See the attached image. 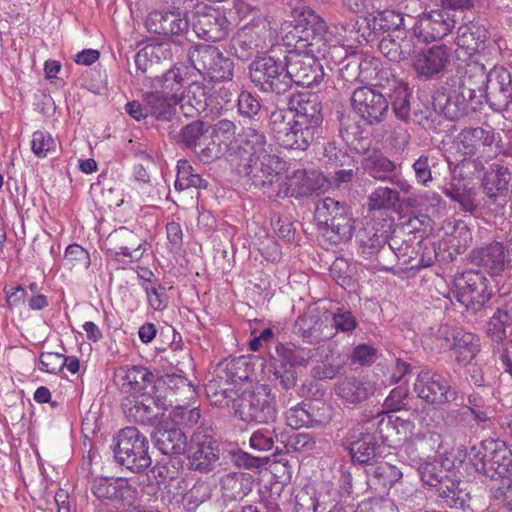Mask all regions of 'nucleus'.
<instances>
[{
    "label": "nucleus",
    "instance_id": "obj_13",
    "mask_svg": "<svg viewBox=\"0 0 512 512\" xmlns=\"http://www.w3.org/2000/svg\"><path fill=\"white\" fill-rule=\"evenodd\" d=\"M277 164V158L272 154H264L261 157H248L243 164L241 172L250 186L257 188L271 199H275L281 174L273 167Z\"/></svg>",
    "mask_w": 512,
    "mask_h": 512
},
{
    "label": "nucleus",
    "instance_id": "obj_34",
    "mask_svg": "<svg viewBox=\"0 0 512 512\" xmlns=\"http://www.w3.org/2000/svg\"><path fill=\"white\" fill-rule=\"evenodd\" d=\"M152 441L165 455H180L186 452L187 437L179 427L158 428L152 433Z\"/></svg>",
    "mask_w": 512,
    "mask_h": 512
},
{
    "label": "nucleus",
    "instance_id": "obj_47",
    "mask_svg": "<svg viewBox=\"0 0 512 512\" xmlns=\"http://www.w3.org/2000/svg\"><path fill=\"white\" fill-rule=\"evenodd\" d=\"M151 85L156 90L163 92L172 98H178L180 96L179 91L183 86L181 70L177 67H173L162 76L154 77Z\"/></svg>",
    "mask_w": 512,
    "mask_h": 512
},
{
    "label": "nucleus",
    "instance_id": "obj_41",
    "mask_svg": "<svg viewBox=\"0 0 512 512\" xmlns=\"http://www.w3.org/2000/svg\"><path fill=\"white\" fill-rule=\"evenodd\" d=\"M512 325V314L508 307H498L485 325V333L493 342L500 344L507 338V328Z\"/></svg>",
    "mask_w": 512,
    "mask_h": 512
},
{
    "label": "nucleus",
    "instance_id": "obj_46",
    "mask_svg": "<svg viewBox=\"0 0 512 512\" xmlns=\"http://www.w3.org/2000/svg\"><path fill=\"white\" fill-rule=\"evenodd\" d=\"M336 394L347 402L358 403L367 399L369 389L357 378L347 377L337 384Z\"/></svg>",
    "mask_w": 512,
    "mask_h": 512
},
{
    "label": "nucleus",
    "instance_id": "obj_57",
    "mask_svg": "<svg viewBox=\"0 0 512 512\" xmlns=\"http://www.w3.org/2000/svg\"><path fill=\"white\" fill-rule=\"evenodd\" d=\"M391 105L395 116L406 121L410 116V94L406 84H399L390 95Z\"/></svg>",
    "mask_w": 512,
    "mask_h": 512
},
{
    "label": "nucleus",
    "instance_id": "obj_14",
    "mask_svg": "<svg viewBox=\"0 0 512 512\" xmlns=\"http://www.w3.org/2000/svg\"><path fill=\"white\" fill-rule=\"evenodd\" d=\"M353 111L367 124L378 125L389 110V101L377 89L369 86L356 88L351 95Z\"/></svg>",
    "mask_w": 512,
    "mask_h": 512
},
{
    "label": "nucleus",
    "instance_id": "obj_23",
    "mask_svg": "<svg viewBox=\"0 0 512 512\" xmlns=\"http://www.w3.org/2000/svg\"><path fill=\"white\" fill-rule=\"evenodd\" d=\"M489 106L494 111L512 112V72L503 66L492 68Z\"/></svg>",
    "mask_w": 512,
    "mask_h": 512
},
{
    "label": "nucleus",
    "instance_id": "obj_26",
    "mask_svg": "<svg viewBox=\"0 0 512 512\" xmlns=\"http://www.w3.org/2000/svg\"><path fill=\"white\" fill-rule=\"evenodd\" d=\"M496 141V133L490 126L467 127L456 137L454 147L462 156H473L481 148L491 147Z\"/></svg>",
    "mask_w": 512,
    "mask_h": 512
},
{
    "label": "nucleus",
    "instance_id": "obj_64",
    "mask_svg": "<svg viewBox=\"0 0 512 512\" xmlns=\"http://www.w3.org/2000/svg\"><path fill=\"white\" fill-rule=\"evenodd\" d=\"M441 443L442 437L435 431L417 433L412 439V444L423 454L438 451Z\"/></svg>",
    "mask_w": 512,
    "mask_h": 512
},
{
    "label": "nucleus",
    "instance_id": "obj_48",
    "mask_svg": "<svg viewBox=\"0 0 512 512\" xmlns=\"http://www.w3.org/2000/svg\"><path fill=\"white\" fill-rule=\"evenodd\" d=\"M400 201L399 192L389 187H377L367 199L369 211L390 210Z\"/></svg>",
    "mask_w": 512,
    "mask_h": 512
},
{
    "label": "nucleus",
    "instance_id": "obj_63",
    "mask_svg": "<svg viewBox=\"0 0 512 512\" xmlns=\"http://www.w3.org/2000/svg\"><path fill=\"white\" fill-rule=\"evenodd\" d=\"M223 364L224 368L220 370V375L224 377V380H228L233 387H235L237 383L248 379V374L244 368L246 364L244 360L231 359L226 360Z\"/></svg>",
    "mask_w": 512,
    "mask_h": 512
},
{
    "label": "nucleus",
    "instance_id": "obj_36",
    "mask_svg": "<svg viewBox=\"0 0 512 512\" xmlns=\"http://www.w3.org/2000/svg\"><path fill=\"white\" fill-rule=\"evenodd\" d=\"M487 38V30L484 25L470 22L458 28L456 45L471 56L483 48Z\"/></svg>",
    "mask_w": 512,
    "mask_h": 512
},
{
    "label": "nucleus",
    "instance_id": "obj_42",
    "mask_svg": "<svg viewBox=\"0 0 512 512\" xmlns=\"http://www.w3.org/2000/svg\"><path fill=\"white\" fill-rule=\"evenodd\" d=\"M286 424L293 429L314 427L321 423L311 403L302 402L289 408L285 413Z\"/></svg>",
    "mask_w": 512,
    "mask_h": 512
},
{
    "label": "nucleus",
    "instance_id": "obj_2",
    "mask_svg": "<svg viewBox=\"0 0 512 512\" xmlns=\"http://www.w3.org/2000/svg\"><path fill=\"white\" fill-rule=\"evenodd\" d=\"M314 220L322 236L332 245L349 241L355 231V220L349 208L330 197L317 201Z\"/></svg>",
    "mask_w": 512,
    "mask_h": 512
},
{
    "label": "nucleus",
    "instance_id": "obj_4",
    "mask_svg": "<svg viewBox=\"0 0 512 512\" xmlns=\"http://www.w3.org/2000/svg\"><path fill=\"white\" fill-rule=\"evenodd\" d=\"M469 457L475 470L492 480L506 478L512 469V451L500 440L482 441L471 448Z\"/></svg>",
    "mask_w": 512,
    "mask_h": 512
},
{
    "label": "nucleus",
    "instance_id": "obj_38",
    "mask_svg": "<svg viewBox=\"0 0 512 512\" xmlns=\"http://www.w3.org/2000/svg\"><path fill=\"white\" fill-rule=\"evenodd\" d=\"M231 53L242 61L252 58L259 47V37L254 27L244 26L231 39Z\"/></svg>",
    "mask_w": 512,
    "mask_h": 512
},
{
    "label": "nucleus",
    "instance_id": "obj_17",
    "mask_svg": "<svg viewBox=\"0 0 512 512\" xmlns=\"http://www.w3.org/2000/svg\"><path fill=\"white\" fill-rule=\"evenodd\" d=\"M286 72L290 78V85L312 87L318 85L323 79V71L317 60L297 51H290L286 56Z\"/></svg>",
    "mask_w": 512,
    "mask_h": 512
},
{
    "label": "nucleus",
    "instance_id": "obj_28",
    "mask_svg": "<svg viewBox=\"0 0 512 512\" xmlns=\"http://www.w3.org/2000/svg\"><path fill=\"white\" fill-rule=\"evenodd\" d=\"M364 169L369 176L380 181H389L403 193L410 194L413 186L400 174L395 173L397 165L383 155H373L365 159Z\"/></svg>",
    "mask_w": 512,
    "mask_h": 512
},
{
    "label": "nucleus",
    "instance_id": "obj_44",
    "mask_svg": "<svg viewBox=\"0 0 512 512\" xmlns=\"http://www.w3.org/2000/svg\"><path fill=\"white\" fill-rule=\"evenodd\" d=\"M366 473L377 480L378 484L383 487L393 486L403 476L402 471L398 467L389 461L379 460V458L367 467Z\"/></svg>",
    "mask_w": 512,
    "mask_h": 512
},
{
    "label": "nucleus",
    "instance_id": "obj_1",
    "mask_svg": "<svg viewBox=\"0 0 512 512\" xmlns=\"http://www.w3.org/2000/svg\"><path fill=\"white\" fill-rule=\"evenodd\" d=\"M492 81V69L487 72L478 62L458 66L455 74L449 76L444 85L433 96L434 109L449 120L466 116L471 102L489 104V86Z\"/></svg>",
    "mask_w": 512,
    "mask_h": 512
},
{
    "label": "nucleus",
    "instance_id": "obj_54",
    "mask_svg": "<svg viewBox=\"0 0 512 512\" xmlns=\"http://www.w3.org/2000/svg\"><path fill=\"white\" fill-rule=\"evenodd\" d=\"M457 327L447 324L432 329L431 334L426 337V343L430 345V349L438 353L450 351L452 339L454 338Z\"/></svg>",
    "mask_w": 512,
    "mask_h": 512
},
{
    "label": "nucleus",
    "instance_id": "obj_43",
    "mask_svg": "<svg viewBox=\"0 0 512 512\" xmlns=\"http://www.w3.org/2000/svg\"><path fill=\"white\" fill-rule=\"evenodd\" d=\"M224 493L234 499H242L252 490L253 478L250 474L231 472L220 481Z\"/></svg>",
    "mask_w": 512,
    "mask_h": 512
},
{
    "label": "nucleus",
    "instance_id": "obj_60",
    "mask_svg": "<svg viewBox=\"0 0 512 512\" xmlns=\"http://www.w3.org/2000/svg\"><path fill=\"white\" fill-rule=\"evenodd\" d=\"M261 107L260 99L257 95L252 94L249 91H242L238 95L237 108L239 114L243 118L250 120L257 119V116L261 111Z\"/></svg>",
    "mask_w": 512,
    "mask_h": 512
},
{
    "label": "nucleus",
    "instance_id": "obj_39",
    "mask_svg": "<svg viewBox=\"0 0 512 512\" xmlns=\"http://www.w3.org/2000/svg\"><path fill=\"white\" fill-rule=\"evenodd\" d=\"M232 386L228 380H224L222 375H218L217 378L210 380L206 384L205 391L214 405L232 407L234 409V403L240 393Z\"/></svg>",
    "mask_w": 512,
    "mask_h": 512
},
{
    "label": "nucleus",
    "instance_id": "obj_33",
    "mask_svg": "<svg viewBox=\"0 0 512 512\" xmlns=\"http://www.w3.org/2000/svg\"><path fill=\"white\" fill-rule=\"evenodd\" d=\"M208 92L205 85L199 82L191 83L178 97L182 114L187 118H195L208 107Z\"/></svg>",
    "mask_w": 512,
    "mask_h": 512
},
{
    "label": "nucleus",
    "instance_id": "obj_21",
    "mask_svg": "<svg viewBox=\"0 0 512 512\" xmlns=\"http://www.w3.org/2000/svg\"><path fill=\"white\" fill-rule=\"evenodd\" d=\"M449 59V49L445 44L434 45L416 54L412 67L418 77L431 80L444 72Z\"/></svg>",
    "mask_w": 512,
    "mask_h": 512
},
{
    "label": "nucleus",
    "instance_id": "obj_20",
    "mask_svg": "<svg viewBox=\"0 0 512 512\" xmlns=\"http://www.w3.org/2000/svg\"><path fill=\"white\" fill-rule=\"evenodd\" d=\"M285 110L290 112L291 118L321 131L322 104L315 93L303 92L292 95L288 101V109Z\"/></svg>",
    "mask_w": 512,
    "mask_h": 512
},
{
    "label": "nucleus",
    "instance_id": "obj_31",
    "mask_svg": "<svg viewBox=\"0 0 512 512\" xmlns=\"http://www.w3.org/2000/svg\"><path fill=\"white\" fill-rule=\"evenodd\" d=\"M480 349L481 342L478 335L457 327L450 348L457 364L461 366L468 365L475 359Z\"/></svg>",
    "mask_w": 512,
    "mask_h": 512
},
{
    "label": "nucleus",
    "instance_id": "obj_61",
    "mask_svg": "<svg viewBox=\"0 0 512 512\" xmlns=\"http://www.w3.org/2000/svg\"><path fill=\"white\" fill-rule=\"evenodd\" d=\"M142 279V288L146 292L148 303L154 310H163L167 307V295L166 290L160 284L155 285L151 282L150 278Z\"/></svg>",
    "mask_w": 512,
    "mask_h": 512
},
{
    "label": "nucleus",
    "instance_id": "obj_19",
    "mask_svg": "<svg viewBox=\"0 0 512 512\" xmlns=\"http://www.w3.org/2000/svg\"><path fill=\"white\" fill-rule=\"evenodd\" d=\"M145 244V240L126 227L115 229L105 240L108 251L116 261H121V257L128 258L129 262L140 260L146 250Z\"/></svg>",
    "mask_w": 512,
    "mask_h": 512
},
{
    "label": "nucleus",
    "instance_id": "obj_12",
    "mask_svg": "<svg viewBox=\"0 0 512 512\" xmlns=\"http://www.w3.org/2000/svg\"><path fill=\"white\" fill-rule=\"evenodd\" d=\"M492 295L491 280L479 271L464 272L456 283V299L474 313L482 310Z\"/></svg>",
    "mask_w": 512,
    "mask_h": 512
},
{
    "label": "nucleus",
    "instance_id": "obj_5",
    "mask_svg": "<svg viewBox=\"0 0 512 512\" xmlns=\"http://www.w3.org/2000/svg\"><path fill=\"white\" fill-rule=\"evenodd\" d=\"M234 414L246 423L268 424L277 417V404L267 386L242 391L234 403Z\"/></svg>",
    "mask_w": 512,
    "mask_h": 512
},
{
    "label": "nucleus",
    "instance_id": "obj_10",
    "mask_svg": "<svg viewBox=\"0 0 512 512\" xmlns=\"http://www.w3.org/2000/svg\"><path fill=\"white\" fill-rule=\"evenodd\" d=\"M373 424L367 422L363 414L357 425L349 432L346 442L354 463L367 467L380 457L382 444L373 431Z\"/></svg>",
    "mask_w": 512,
    "mask_h": 512
},
{
    "label": "nucleus",
    "instance_id": "obj_53",
    "mask_svg": "<svg viewBox=\"0 0 512 512\" xmlns=\"http://www.w3.org/2000/svg\"><path fill=\"white\" fill-rule=\"evenodd\" d=\"M161 384L166 386L169 391L175 394H181L185 399L191 400L196 396L194 386L183 376L166 374L158 377L156 375V386Z\"/></svg>",
    "mask_w": 512,
    "mask_h": 512
},
{
    "label": "nucleus",
    "instance_id": "obj_40",
    "mask_svg": "<svg viewBox=\"0 0 512 512\" xmlns=\"http://www.w3.org/2000/svg\"><path fill=\"white\" fill-rule=\"evenodd\" d=\"M358 252L366 259H372L381 251L387 242L384 232H379L374 226L367 225L357 236Z\"/></svg>",
    "mask_w": 512,
    "mask_h": 512
},
{
    "label": "nucleus",
    "instance_id": "obj_15",
    "mask_svg": "<svg viewBox=\"0 0 512 512\" xmlns=\"http://www.w3.org/2000/svg\"><path fill=\"white\" fill-rule=\"evenodd\" d=\"M455 15L447 9L423 14L413 26V34L424 43L441 40L455 27Z\"/></svg>",
    "mask_w": 512,
    "mask_h": 512
},
{
    "label": "nucleus",
    "instance_id": "obj_45",
    "mask_svg": "<svg viewBox=\"0 0 512 512\" xmlns=\"http://www.w3.org/2000/svg\"><path fill=\"white\" fill-rule=\"evenodd\" d=\"M470 190L465 179L454 175L449 186L444 188L443 193L450 199L458 202L463 211L472 213L477 208V205L471 198Z\"/></svg>",
    "mask_w": 512,
    "mask_h": 512
},
{
    "label": "nucleus",
    "instance_id": "obj_3",
    "mask_svg": "<svg viewBox=\"0 0 512 512\" xmlns=\"http://www.w3.org/2000/svg\"><path fill=\"white\" fill-rule=\"evenodd\" d=\"M270 132L276 143L285 149L305 151L320 131L291 118L285 109H276L269 117Z\"/></svg>",
    "mask_w": 512,
    "mask_h": 512
},
{
    "label": "nucleus",
    "instance_id": "obj_58",
    "mask_svg": "<svg viewBox=\"0 0 512 512\" xmlns=\"http://www.w3.org/2000/svg\"><path fill=\"white\" fill-rule=\"evenodd\" d=\"M204 138L203 122L197 120L181 129L177 141L194 151Z\"/></svg>",
    "mask_w": 512,
    "mask_h": 512
},
{
    "label": "nucleus",
    "instance_id": "obj_62",
    "mask_svg": "<svg viewBox=\"0 0 512 512\" xmlns=\"http://www.w3.org/2000/svg\"><path fill=\"white\" fill-rule=\"evenodd\" d=\"M200 419V412L198 408H189L185 405H177L171 412V420L175 425L185 428L195 426Z\"/></svg>",
    "mask_w": 512,
    "mask_h": 512
},
{
    "label": "nucleus",
    "instance_id": "obj_59",
    "mask_svg": "<svg viewBox=\"0 0 512 512\" xmlns=\"http://www.w3.org/2000/svg\"><path fill=\"white\" fill-rule=\"evenodd\" d=\"M166 52H169V49L164 45L145 47L141 49L135 56V65L137 71L146 73L152 70L155 65L152 61V57L159 59L161 56H163L166 58Z\"/></svg>",
    "mask_w": 512,
    "mask_h": 512
},
{
    "label": "nucleus",
    "instance_id": "obj_51",
    "mask_svg": "<svg viewBox=\"0 0 512 512\" xmlns=\"http://www.w3.org/2000/svg\"><path fill=\"white\" fill-rule=\"evenodd\" d=\"M241 148L250 154L249 157H261L264 154H270L266 149V136L264 133L251 127L243 132Z\"/></svg>",
    "mask_w": 512,
    "mask_h": 512
},
{
    "label": "nucleus",
    "instance_id": "obj_37",
    "mask_svg": "<svg viewBox=\"0 0 512 512\" xmlns=\"http://www.w3.org/2000/svg\"><path fill=\"white\" fill-rule=\"evenodd\" d=\"M143 101L150 114L160 121H171L178 105V98H172L158 90L146 92Z\"/></svg>",
    "mask_w": 512,
    "mask_h": 512
},
{
    "label": "nucleus",
    "instance_id": "obj_30",
    "mask_svg": "<svg viewBox=\"0 0 512 512\" xmlns=\"http://www.w3.org/2000/svg\"><path fill=\"white\" fill-rule=\"evenodd\" d=\"M470 259L474 265L482 267L491 276L499 275L506 265L504 246L497 241L473 250Z\"/></svg>",
    "mask_w": 512,
    "mask_h": 512
},
{
    "label": "nucleus",
    "instance_id": "obj_35",
    "mask_svg": "<svg viewBox=\"0 0 512 512\" xmlns=\"http://www.w3.org/2000/svg\"><path fill=\"white\" fill-rule=\"evenodd\" d=\"M511 181V172L507 167L493 164L492 171L483 179V192L487 198L496 203L499 199L504 200L508 193V186Z\"/></svg>",
    "mask_w": 512,
    "mask_h": 512
},
{
    "label": "nucleus",
    "instance_id": "obj_9",
    "mask_svg": "<svg viewBox=\"0 0 512 512\" xmlns=\"http://www.w3.org/2000/svg\"><path fill=\"white\" fill-rule=\"evenodd\" d=\"M188 58L193 68L211 81L230 80L233 76V62L215 46H193Z\"/></svg>",
    "mask_w": 512,
    "mask_h": 512
},
{
    "label": "nucleus",
    "instance_id": "obj_24",
    "mask_svg": "<svg viewBox=\"0 0 512 512\" xmlns=\"http://www.w3.org/2000/svg\"><path fill=\"white\" fill-rule=\"evenodd\" d=\"M91 491L100 500L118 501L130 505L136 498V488L123 478H96L92 482Z\"/></svg>",
    "mask_w": 512,
    "mask_h": 512
},
{
    "label": "nucleus",
    "instance_id": "obj_7",
    "mask_svg": "<svg viewBox=\"0 0 512 512\" xmlns=\"http://www.w3.org/2000/svg\"><path fill=\"white\" fill-rule=\"evenodd\" d=\"M249 76L252 83L263 92L282 95L290 89L286 58L284 60L272 56L256 58L249 65Z\"/></svg>",
    "mask_w": 512,
    "mask_h": 512
},
{
    "label": "nucleus",
    "instance_id": "obj_11",
    "mask_svg": "<svg viewBox=\"0 0 512 512\" xmlns=\"http://www.w3.org/2000/svg\"><path fill=\"white\" fill-rule=\"evenodd\" d=\"M417 397L429 404L445 405L456 402L458 392L440 372L428 367L422 368L413 387Z\"/></svg>",
    "mask_w": 512,
    "mask_h": 512
},
{
    "label": "nucleus",
    "instance_id": "obj_18",
    "mask_svg": "<svg viewBox=\"0 0 512 512\" xmlns=\"http://www.w3.org/2000/svg\"><path fill=\"white\" fill-rule=\"evenodd\" d=\"M229 21L217 9L203 6L196 10L192 26L197 36L206 41L217 42L229 34Z\"/></svg>",
    "mask_w": 512,
    "mask_h": 512
},
{
    "label": "nucleus",
    "instance_id": "obj_27",
    "mask_svg": "<svg viewBox=\"0 0 512 512\" xmlns=\"http://www.w3.org/2000/svg\"><path fill=\"white\" fill-rule=\"evenodd\" d=\"M145 26L151 33L171 37L186 32L189 22L180 12L152 11L146 18Z\"/></svg>",
    "mask_w": 512,
    "mask_h": 512
},
{
    "label": "nucleus",
    "instance_id": "obj_50",
    "mask_svg": "<svg viewBox=\"0 0 512 512\" xmlns=\"http://www.w3.org/2000/svg\"><path fill=\"white\" fill-rule=\"evenodd\" d=\"M470 413L478 423H485L491 419L493 410L486 406L484 399L478 394H472L468 397L467 405L459 410H451L448 414L467 415Z\"/></svg>",
    "mask_w": 512,
    "mask_h": 512
},
{
    "label": "nucleus",
    "instance_id": "obj_56",
    "mask_svg": "<svg viewBox=\"0 0 512 512\" xmlns=\"http://www.w3.org/2000/svg\"><path fill=\"white\" fill-rule=\"evenodd\" d=\"M322 322L314 312H306L300 315L294 324V330L303 338L312 341L319 336Z\"/></svg>",
    "mask_w": 512,
    "mask_h": 512
},
{
    "label": "nucleus",
    "instance_id": "obj_25",
    "mask_svg": "<svg viewBox=\"0 0 512 512\" xmlns=\"http://www.w3.org/2000/svg\"><path fill=\"white\" fill-rule=\"evenodd\" d=\"M367 422L373 424V431L382 445L396 448L406 441V435L402 434L400 427L405 428L404 422L393 420L391 416L384 413L373 414L371 411L362 413Z\"/></svg>",
    "mask_w": 512,
    "mask_h": 512
},
{
    "label": "nucleus",
    "instance_id": "obj_49",
    "mask_svg": "<svg viewBox=\"0 0 512 512\" xmlns=\"http://www.w3.org/2000/svg\"><path fill=\"white\" fill-rule=\"evenodd\" d=\"M418 471L421 480L431 488H434L444 478L452 474L451 471L444 467L442 461L436 459H428L421 462Z\"/></svg>",
    "mask_w": 512,
    "mask_h": 512
},
{
    "label": "nucleus",
    "instance_id": "obj_22",
    "mask_svg": "<svg viewBox=\"0 0 512 512\" xmlns=\"http://www.w3.org/2000/svg\"><path fill=\"white\" fill-rule=\"evenodd\" d=\"M365 27H359L358 32L367 43L378 40L381 34L400 31L404 26L403 14L394 10L369 13L364 18Z\"/></svg>",
    "mask_w": 512,
    "mask_h": 512
},
{
    "label": "nucleus",
    "instance_id": "obj_16",
    "mask_svg": "<svg viewBox=\"0 0 512 512\" xmlns=\"http://www.w3.org/2000/svg\"><path fill=\"white\" fill-rule=\"evenodd\" d=\"M186 451L190 468L193 470L208 473L213 471L218 465L219 445L209 434L195 432Z\"/></svg>",
    "mask_w": 512,
    "mask_h": 512
},
{
    "label": "nucleus",
    "instance_id": "obj_32",
    "mask_svg": "<svg viewBox=\"0 0 512 512\" xmlns=\"http://www.w3.org/2000/svg\"><path fill=\"white\" fill-rule=\"evenodd\" d=\"M316 190L313 180L303 169H298L289 177L281 175L275 198L295 197L301 198L312 194Z\"/></svg>",
    "mask_w": 512,
    "mask_h": 512
},
{
    "label": "nucleus",
    "instance_id": "obj_6",
    "mask_svg": "<svg viewBox=\"0 0 512 512\" xmlns=\"http://www.w3.org/2000/svg\"><path fill=\"white\" fill-rule=\"evenodd\" d=\"M116 461L132 472H142L151 465L148 455V441L135 427H126L115 438Z\"/></svg>",
    "mask_w": 512,
    "mask_h": 512
},
{
    "label": "nucleus",
    "instance_id": "obj_29",
    "mask_svg": "<svg viewBox=\"0 0 512 512\" xmlns=\"http://www.w3.org/2000/svg\"><path fill=\"white\" fill-rule=\"evenodd\" d=\"M122 389L132 394H140L148 388L154 391L156 388V375L143 366L122 367L117 371Z\"/></svg>",
    "mask_w": 512,
    "mask_h": 512
},
{
    "label": "nucleus",
    "instance_id": "obj_52",
    "mask_svg": "<svg viewBox=\"0 0 512 512\" xmlns=\"http://www.w3.org/2000/svg\"><path fill=\"white\" fill-rule=\"evenodd\" d=\"M354 268L344 258H336L330 266L331 277L348 291H355L357 288V281L353 277Z\"/></svg>",
    "mask_w": 512,
    "mask_h": 512
},
{
    "label": "nucleus",
    "instance_id": "obj_8",
    "mask_svg": "<svg viewBox=\"0 0 512 512\" xmlns=\"http://www.w3.org/2000/svg\"><path fill=\"white\" fill-rule=\"evenodd\" d=\"M170 405L164 397L155 395L152 390L130 394L122 401L123 412L130 421L151 426L162 421Z\"/></svg>",
    "mask_w": 512,
    "mask_h": 512
},
{
    "label": "nucleus",
    "instance_id": "obj_55",
    "mask_svg": "<svg viewBox=\"0 0 512 512\" xmlns=\"http://www.w3.org/2000/svg\"><path fill=\"white\" fill-rule=\"evenodd\" d=\"M328 506L316 497L313 488L301 489L295 496L294 512H328Z\"/></svg>",
    "mask_w": 512,
    "mask_h": 512
}]
</instances>
